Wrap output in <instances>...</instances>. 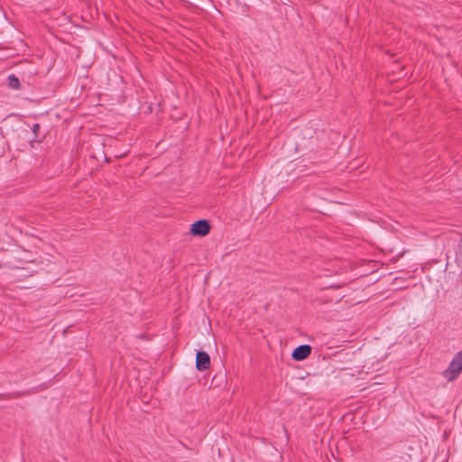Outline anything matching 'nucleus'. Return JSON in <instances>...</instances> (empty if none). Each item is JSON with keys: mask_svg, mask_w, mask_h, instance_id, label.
<instances>
[{"mask_svg": "<svg viewBox=\"0 0 462 462\" xmlns=\"http://www.w3.org/2000/svg\"><path fill=\"white\" fill-rule=\"evenodd\" d=\"M311 353V347L309 345H300L297 346L292 354L291 358L296 361L306 359Z\"/></svg>", "mask_w": 462, "mask_h": 462, "instance_id": "obj_4", "label": "nucleus"}, {"mask_svg": "<svg viewBox=\"0 0 462 462\" xmlns=\"http://www.w3.org/2000/svg\"><path fill=\"white\" fill-rule=\"evenodd\" d=\"M8 83L9 86L14 89H18L20 88V81L14 75L8 76Z\"/></svg>", "mask_w": 462, "mask_h": 462, "instance_id": "obj_5", "label": "nucleus"}, {"mask_svg": "<svg viewBox=\"0 0 462 462\" xmlns=\"http://www.w3.org/2000/svg\"><path fill=\"white\" fill-rule=\"evenodd\" d=\"M210 365V358L207 352L199 351L196 355V367L199 371H205Z\"/></svg>", "mask_w": 462, "mask_h": 462, "instance_id": "obj_3", "label": "nucleus"}, {"mask_svg": "<svg viewBox=\"0 0 462 462\" xmlns=\"http://www.w3.org/2000/svg\"><path fill=\"white\" fill-rule=\"evenodd\" d=\"M462 372V349L456 353L442 376L448 382L457 379Z\"/></svg>", "mask_w": 462, "mask_h": 462, "instance_id": "obj_1", "label": "nucleus"}, {"mask_svg": "<svg viewBox=\"0 0 462 462\" xmlns=\"http://www.w3.org/2000/svg\"><path fill=\"white\" fill-rule=\"evenodd\" d=\"M210 231V225L206 219H199L191 225L190 232L195 236H204Z\"/></svg>", "mask_w": 462, "mask_h": 462, "instance_id": "obj_2", "label": "nucleus"}]
</instances>
